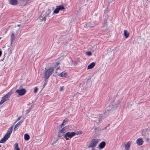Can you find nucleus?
<instances>
[{"instance_id":"obj_15","label":"nucleus","mask_w":150,"mask_h":150,"mask_svg":"<svg viewBox=\"0 0 150 150\" xmlns=\"http://www.w3.org/2000/svg\"><path fill=\"white\" fill-rule=\"evenodd\" d=\"M124 35L125 37V38H128L129 35V33L127 32V30H124Z\"/></svg>"},{"instance_id":"obj_36","label":"nucleus","mask_w":150,"mask_h":150,"mask_svg":"<svg viewBox=\"0 0 150 150\" xmlns=\"http://www.w3.org/2000/svg\"><path fill=\"white\" fill-rule=\"evenodd\" d=\"M59 67H57L56 69V70H57L58 69H59Z\"/></svg>"},{"instance_id":"obj_24","label":"nucleus","mask_w":150,"mask_h":150,"mask_svg":"<svg viewBox=\"0 0 150 150\" xmlns=\"http://www.w3.org/2000/svg\"><path fill=\"white\" fill-rule=\"evenodd\" d=\"M45 81L44 83L43 84V87H45V86L46 85V84L47 83V81H48V80H45Z\"/></svg>"},{"instance_id":"obj_29","label":"nucleus","mask_w":150,"mask_h":150,"mask_svg":"<svg viewBox=\"0 0 150 150\" xmlns=\"http://www.w3.org/2000/svg\"><path fill=\"white\" fill-rule=\"evenodd\" d=\"M99 116L100 118H102V119H103L104 118V117L102 114L99 115Z\"/></svg>"},{"instance_id":"obj_5","label":"nucleus","mask_w":150,"mask_h":150,"mask_svg":"<svg viewBox=\"0 0 150 150\" xmlns=\"http://www.w3.org/2000/svg\"><path fill=\"white\" fill-rule=\"evenodd\" d=\"M99 141V140L98 139H92L89 143L88 147L89 148L95 147Z\"/></svg>"},{"instance_id":"obj_35","label":"nucleus","mask_w":150,"mask_h":150,"mask_svg":"<svg viewBox=\"0 0 150 150\" xmlns=\"http://www.w3.org/2000/svg\"><path fill=\"white\" fill-rule=\"evenodd\" d=\"M64 125V124H63V122L62 123V124H61V127H62V126Z\"/></svg>"},{"instance_id":"obj_40","label":"nucleus","mask_w":150,"mask_h":150,"mask_svg":"<svg viewBox=\"0 0 150 150\" xmlns=\"http://www.w3.org/2000/svg\"><path fill=\"white\" fill-rule=\"evenodd\" d=\"M1 145H0V147H1Z\"/></svg>"},{"instance_id":"obj_9","label":"nucleus","mask_w":150,"mask_h":150,"mask_svg":"<svg viewBox=\"0 0 150 150\" xmlns=\"http://www.w3.org/2000/svg\"><path fill=\"white\" fill-rule=\"evenodd\" d=\"M132 143V141H129L124 144V148L125 150H129Z\"/></svg>"},{"instance_id":"obj_1","label":"nucleus","mask_w":150,"mask_h":150,"mask_svg":"<svg viewBox=\"0 0 150 150\" xmlns=\"http://www.w3.org/2000/svg\"><path fill=\"white\" fill-rule=\"evenodd\" d=\"M54 67H51L47 69H45L44 72V78L45 79L48 80L50 76L54 71Z\"/></svg>"},{"instance_id":"obj_12","label":"nucleus","mask_w":150,"mask_h":150,"mask_svg":"<svg viewBox=\"0 0 150 150\" xmlns=\"http://www.w3.org/2000/svg\"><path fill=\"white\" fill-rule=\"evenodd\" d=\"M68 129V126H65L61 130H60L59 133V137H60L59 136V134L60 133H65L66 131V130Z\"/></svg>"},{"instance_id":"obj_16","label":"nucleus","mask_w":150,"mask_h":150,"mask_svg":"<svg viewBox=\"0 0 150 150\" xmlns=\"http://www.w3.org/2000/svg\"><path fill=\"white\" fill-rule=\"evenodd\" d=\"M24 139L26 141H28L30 139V136L29 135L25 134L24 136Z\"/></svg>"},{"instance_id":"obj_13","label":"nucleus","mask_w":150,"mask_h":150,"mask_svg":"<svg viewBox=\"0 0 150 150\" xmlns=\"http://www.w3.org/2000/svg\"><path fill=\"white\" fill-rule=\"evenodd\" d=\"M105 142L103 141L100 143L99 144V149L100 150L103 149L105 146Z\"/></svg>"},{"instance_id":"obj_8","label":"nucleus","mask_w":150,"mask_h":150,"mask_svg":"<svg viewBox=\"0 0 150 150\" xmlns=\"http://www.w3.org/2000/svg\"><path fill=\"white\" fill-rule=\"evenodd\" d=\"M26 91L24 89L17 90L16 92L20 96H22L25 94L26 93Z\"/></svg>"},{"instance_id":"obj_14","label":"nucleus","mask_w":150,"mask_h":150,"mask_svg":"<svg viewBox=\"0 0 150 150\" xmlns=\"http://www.w3.org/2000/svg\"><path fill=\"white\" fill-rule=\"evenodd\" d=\"M95 64V63L94 62L91 63L88 66L87 69H92L94 67Z\"/></svg>"},{"instance_id":"obj_39","label":"nucleus","mask_w":150,"mask_h":150,"mask_svg":"<svg viewBox=\"0 0 150 150\" xmlns=\"http://www.w3.org/2000/svg\"><path fill=\"white\" fill-rule=\"evenodd\" d=\"M1 37H0V40L1 39Z\"/></svg>"},{"instance_id":"obj_7","label":"nucleus","mask_w":150,"mask_h":150,"mask_svg":"<svg viewBox=\"0 0 150 150\" xmlns=\"http://www.w3.org/2000/svg\"><path fill=\"white\" fill-rule=\"evenodd\" d=\"M65 9L63 5L57 6L56 8L54 11V13L57 14L58 13L60 10H63Z\"/></svg>"},{"instance_id":"obj_11","label":"nucleus","mask_w":150,"mask_h":150,"mask_svg":"<svg viewBox=\"0 0 150 150\" xmlns=\"http://www.w3.org/2000/svg\"><path fill=\"white\" fill-rule=\"evenodd\" d=\"M8 1L9 4L12 5L16 6L17 4V0H8Z\"/></svg>"},{"instance_id":"obj_23","label":"nucleus","mask_w":150,"mask_h":150,"mask_svg":"<svg viewBox=\"0 0 150 150\" xmlns=\"http://www.w3.org/2000/svg\"><path fill=\"white\" fill-rule=\"evenodd\" d=\"M38 91V88L37 87H36L34 89V93H36Z\"/></svg>"},{"instance_id":"obj_18","label":"nucleus","mask_w":150,"mask_h":150,"mask_svg":"<svg viewBox=\"0 0 150 150\" xmlns=\"http://www.w3.org/2000/svg\"><path fill=\"white\" fill-rule=\"evenodd\" d=\"M15 37L14 35V34L13 33L11 35V42H12L14 40V39H15Z\"/></svg>"},{"instance_id":"obj_38","label":"nucleus","mask_w":150,"mask_h":150,"mask_svg":"<svg viewBox=\"0 0 150 150\" xmlns=\"http://www.w3.org/2000/svg\"><path fill=\"white\" fill-rule=\"evenodd\" d=\"M146 130H147V131H148L149 130L148 129H147Z\"/></svg>"},{"instance_id":"obj_26","label":"nucleus","mask_w":150,"mask_h":150,"mask_svg":"<svg viewBox=\"0 0 150 150\" xmlns=\"http://www.w3.org/2000/svg\"><path fill=\"white\" fill-rule=\"evenodd\" d=\"M150 139L149 137H147L145 139V141L146 142H147L149 141Z\"/></svg>"},{"instance_id":"obj_28","label":"nucleus","mask_w":150,"mask_h":150,"mask_svg":"<svg viewBox=\"0 0 150 150\" xmlns=\"http://www.w3.org/2000/svg\"><path fill=\"white\" fill-rule=\"evenodd\" d=\"M21 117H22L21 116H19V117L17 119V120L15 122V123L16 122V121H18V120H20V119L21 118Z\"/></svg>"},{"instance_id":"obj_2","label":"nucleus","mask_w":150,"mask_h":150,"mask_svg":"<svg viewBox=\"0 0 150 150\" xmlns=\"http://www.w3.org/2000/svg\"><path fill=\"white\" fill-rule=\"evenodd\" d=\"M51 11L50 9L47 10L46 12L43 11L39 17L40 20L42 22L45 21L46 19L50 16Z\"/></svg>"},{"instance_id":"obj_41","label":"nucleus","mask_w":150,"mask_h":150,"mask_svg":"<svg viewBox=\"0 0 150 150\" xmlns=\"http://www.w3.org/2000/svg\"><path fill=\"white\" fill-rule=\"evenodd\" d=\"M149 132H150V130H149Z\"/></svg>"},{"instance_id":"obj_30","label":"nucleus","mask_w":150,"mask_h":150,"mask_svg":"<svg viewBox=\"0 0 150 150\" xmlns=\"http://www.w3.org/2000/svg\"><path fill=\"white\" fill-rule=\"evenodd\" d=\"M23 122V120H21L19 122H18V123H19V124L20 125H21V123H22Z\"/></svg>"},{"instance_id":"obj_22","label":"nucleus","mask_w":150,"mask_h":150,"mask_svg":"<svg viewBox=\"0 0 150 150\" xmlns=\"http://www.w3.org/2000/svg\"><path fill=\"white\" fill-rule=\"evenodd\" d=\"M142 135L143 136H146V134L144 132V131H142L141 133Z\"/></svg>"},{"instance_id":"obj_34","label":"nucleus","mask_w":150,"mask_h":150,"mask_svg":"<svg viewBox=\"0 0 150 150\" xmlns=\"http://www.w3.org/2000/svg\"><path fill=\"white\" fill-rule=\"evenodd\" d=\"M92 150H96V149H95V147H92Z\"/></svg>"},{"instance_id":"obj_10","label":"nucleus","mask_w":150,"mask_h":150,"mask_svg":"<svg viewBox=\"0 0 150 150\" xmlns=\"http://www.w3.org/2000/svg\"><path fill=\"white\" fill-rule=\"evenodd\" d=\"M144 141L143 139L141 138H139L136 141V143L139 146L142 145Z\"/></svg>"},{"instance_id":"obj_32","label":"nucleus","mask_w":150,"mask_h":150,"mask_svg":"<svg viewBox=\"0 0 150 150\" xmlns=\"http://www.w3.org/2000/svg\"><path fill=\"white\" fill-rule=\"evenodd\" d=\"M56 143V142L55 141L54 142H53L52 143H51V145H52L55 144Z\"/></svg>"},{"instance_id":"obj_6","label":"nucleus","mask_w":150,"mask_h":150,"mask_svg":"<svg viewBox=\"0 0 150 150\" xmlns=\"http://www.w3.org/2000/svg\"><path fill=\"white\" fill-rule=\"evenodd\" d=\"M12 93V92L10 91L8 93L4 96L2 98L1 101L0 102V105H1L6 101L7 100Z\"/></svg>"},{"instance_id":"obj_25","label":"nucleus","mask_w":150,"mask_h":150,"mask_svg":"<svg viewBox=\"0 0 150 150\" xmlns=\"http://www.w3.org/2000/svg\"><path fill=\"white\" fill-rule=\"evenodd\" d=\"M59 64V63L58 62H56L55 63H54V65L55 66V67H54V68L55 67H56Z\"/></svg>"},{"instance_id":"obj_19","label":"nucleus","mask_w":150,"mask_h":150,"mask_svg":"<svg viewBox=\"0 0 150 150\" xmlns=\"http://www.w3.org/2000/svg\"><path fill=\"white\" fill-rule=\"evenodd\" d=\"M66 74L65 72H62L60 74V75H59V76H61L62 77H65L66 76Z\"/></svg>"},{"instance_id":"obj_17","label":"nucleus","mask_w":150,"mask_h":150,"mask_svg":"<svg viewBox=\"0 0 150 150\" xmlns=\"http://www.w3.org/2000/svg\"><path fill=\"white\" fill-rule=\"evenodd\" d=\"M14 150H20L18 148V145L17 143H15L14 144Z\"/></svg>"},{"instance_id":"obj_4","label":"nucleus","mask_w":150,"mask_h":150,"mask_svg":"<svg viewBox=\"0 0 150 150\" xmlns=\"http://www.w3.org/2000/svg\"><path fill=\"white\" fill-rule=\"evenodd\" d=\"M76 133L75 132H68L66 133L64 135V137L66 140H68L69 139L73 137L76 135Z\"/></svg>"},{"instance_id":"obj_20","label":"nucleus","mask_w":150,"mask_h":150,"mask_svg":"<svg viewBox=\"0 0 150 150\" xmlns=\"http://www.w3.org/2000/svg\"><path fill=\"white\" fill-rule=\"evenodd\" d=\"M20 125L18 123L15 125L14 128V130L15 131L17 129Z\"/></svg>"},{"instance_id":"obj_3","label":"nucleus","mask_w":150,"mask_h":150,"mask_svg":"<svg viewBox=\"0 0 150 150\" xmlns=\"http://www.w3.org/2000/svg\"><path fill=\"white\" fill-rule=\"evenodd\" d=\"M13 127V126H12L8 129L6 133L0 141V143H4L9 137L12 132Z\"/></svg>"},{"instance_id":"obj_37","label":"nucleus","mask_w":150,"mask_h":150,"mask_svg":"<svg viewBox=\"0 0 150 150\" xmlns=\"http://www.w3.org/2000/svg\"><path fill=\"white\" fill-rule=\"evenodd\" d=\"M20 25H20V24H19V25H17V26H18V27H19V26H20Z\"/></svg>"},{"instance_id":"obj_33","label":"nucleus","mask_w":150,"mask_h":150,"mask_svg":"<svg viewBox=\"0 0 150 150\" xmlns=\"http://www.w3.org/2000/svg\"><path fill=\"white\" fill-rule=\"evenodd\" d=\"M66 122V120H64L63 122V124H64V123H65Z\"/></svg>"},{"instance_id":"obj_21","label":"nucleus","mask_w":150,"mask_h":150,"mask_svg":"<svg viewBox=\"0 0 150 150\" xmlns=\"http://www.w3.org/2000/svg\"><path fill=\"white\" fill-rule=\"evenodd\" d=\"M86 54L88 56H90L91 55L92 53L91 52H86Z\"/></svg>"},{"instance_id":"obj_27","label":"nucleus","mask_w":150,"mask_h":150,"mask_svg":"<svg viewBox=\"0 0 150 150\" xmlns=\"http://www.w3.org/2000/svg\"><path fill=\"white\" fill-rule=\"evenodd\" d=\"M63 88H64L63 86H60V91H63Z\"/></svg>"},{"instance_id":"obj_31","label":"nucleus","mask_w":150,"mask_h":150,"mask_svg":"<svg viewBox=\"0 0 150 150\" xmlns=\"http://www.w3.org/2000/svg\"><path fill=\"white\" fill-rule=\"evenodd\" d=\"M2 54V51L0 50V57H1Z\"/></svg>"}]
</instances>
